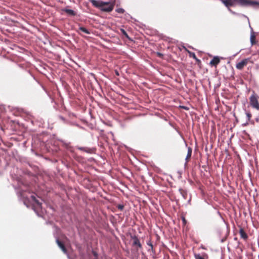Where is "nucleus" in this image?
Masks as SVG:
<instances>
[{"label":"nucleus","mask_w":259,"mask_h":259,"mask_svg":"<svg viewBox=\"0 0 259 259\" xmlns=\"http://www.w3.org/2000/svg\"><path fill=\"white\" fill-rule=\"evenodd\" d=\"M221 1L228 8L236 5L241 6L249 5V1L247 0H221Z\"/></svg>","instance_id":"obj_1"},{"label":"nucleus","mask_w":259,"mask_h":259,"mask_svg":"<svg viewBox=\"0 0 259 259\" xmlns=\"http://www.w3.org/2000/svg\"><path fill=\"white\" fill-rule=\"evenodd\" d=\"M30 201L32 203L34 210L37 213L38 210L41 208V203L33 195L31 196Z\"/></svg>","instance_id":"obj_2"},{"label":"nucleus","mask_w":259,"mask_h":259,"mask_svg":"<svg viewBox=\"0 0 259 259\" xmlns=\"http://www.w3.org/2000/svg\"><path fill=\"white\" fill-rule=\"evenodd\" d=\"M251 105L257 109H259V103H258L257 98L254 95H252L250 98Z\"/></svg>","instance_id":"obj_3"},{"label":"nucleus","mask_w":259,"mask_h":259,"mask_svg":"<svg viewBox=\"0 0 259 259\" xmlns=\"http://www.w3.org/2000/svg\"><path fill=\"white\" fill-rule=\"evenodd\" d=\"M106 4L102 5L100 9L105 12H111L113 9V5L111 4L109 2H106Z\"/></svg>","instance_id":"obj_4"},{"label":"nucleus","mask_w":259,"mask_h":259,"mask_svg":"<svg viewBox=\"0 0 259 259\" xmlns=\"http://www.w3.org/2000/svg\"><path fill=\"white\" fill-rule=\"evenodd\" d=\"M248 60L247 59L242 60L236 64V68L238 69H242L247 63Z\"/></svg>","instance_id":"obj_5"},{"label":"nucleus","mask_w":259,"mask_h":259,"mask_svg":"<svg viewBox=\"0 0 259 259\" xmlns=\"http://www.w3.org/2000/svg\"><path fill=\"white\" fill-rule=\"evenodd\" d=\"M91 2L94 6L99 8L100 9L102 6V5L106 4L105 2L98 1L96 0H91Z\"/></svg>","instance_id":"obj_6"},{"label":"nucleus","mask_w":259,"mask_h":259,"mask_svg":"<svg viewBox=\"0 0 259 259\" xmlns=\"http://www.w3.org/2000/svg\"><path fill=\"white\" fill-rule=\"evenodd\" d=\"M220 62V58L218 56H215L213 58V59L210 61V64L211 65H217Z\"/></svg>","instance_id":"obj_7"},{"label":"nucleus","mask_w":259,"mask_h":259,"mask_svg":"<svg viewBox=\"0 0 259 259\" xmlns=\"http://www.w3.org/2000/svg\"><path fill=\"white\" fill-rule=\"evenodd\" d=\"M63 11L65 12L69 16H74L75 15L74 11L71 9H65L63 10Z\"/></svg>","instance_id":"obj_8"},{"label":"nucleus","mask_w":259,"mask_h":259,"mask_svg":"<svg viewBox=\"0 0 259 259\" xmlns=\"http://www.w3.org/2000/svg\"><path fill=\"white\" fill-rule=\"evenodd\" d=\"M56 242H57V243L58 245V246L62 249V250L64 253H66V250L64 246L63 245V244L60 241H59V240H58V239L57 240Z\"/></svg>","instance_id":"obj_9"},{"label":"nucleus","mask_w":259,"mask_h":259,"mask_svg":"<svg viewBox=\"0 0 259 259\" xmlns=\"http://www.w3.org/2000/svg\"><path fill=\"white\" fill-rule=\"evenodd\" d=\"M191 153H192V150L190 148H189L188 150L187 155L186 158V160H187L188 159H189L190 158V157L191 156Z\"/></svg>","instance_id":"obj_10"},{"label":"nucleus","mask_w":259,"mask_h":259,"mask_svg":"<svg viewBox=\"0 0 259 259\" xmlns=\"http://www.w3.org/2000/svg\"><path fill=\"white\" fill-rule=\"evenodd\" d=\"M240 234L241 237H242L243 238H244V239L247 238V235L246 234V233L244 232V231L243 230H241L240 231Z\"/></svg>","instance_id":"obj_11"},{"label":"nucleus","mask_w":259,"mask_h":259,"mask_svg":"<svg viewBox=\"0 0 259 259\" xmlns=\"http://www.w3.org/2000/svg\"><path fill=\"white\" fill-rule=\"evenodd\" d=\"M133 243H134V244H135L136 245H137L139 247H141V244H140L139 240L138 239H137V238H135L134 239Z\"/></svg>","instance_id":"obj_12"},{"label":"nucleus","mask_w":259,"mask_h":259,"mask_svg":"<svg viewBox=\"0 0 259 259\" xmlns=\"http://www.w3.org/2000/svg\"><path fill=\"white\" fill-rule=\"evenodd\" d=\"M79 29L80 30H81L82 32L85 33H87V34H89L90 32L89 31V30L88 29H87L85 28L84 27H80L79 28Z\"/></svg>","instance_id":"obj_13"},{"label":"nucleus","mask_w":259,"mask_h":259,"mask_svg":"<svg viewBox=\"0 0 259 259\" xmlns=\"http://www.w3.org/2000/svg\"><path fill=\"white\" fill-rule=\"evenodd\" d=\"M254 39H255V36L253 34V33H252L250 36V41L252 44H253L254 43Z\"/></svg>","instance_id":"obj_14"},{"label":"nucleus","mask_w":259,"mask_h":259,"mask_svg":"<svg viewBox=\"0 0 259 259\" xmlns=\"http://www.w3.org/2000/svg\"><path fill=\"white\" fill-rule=\"evenodd\" d=\"M249 5H258L259 6V2H255V1H249Z\"/></svg>","instance_id":"obj_15"},{"label":"nucleus","mask_w":259,"mask_h":259,"mask_svg":"<svg viewBox=\"0 0 259 259\" xmlns=\"http://www.w3.org/2000/svg\"><path fill=\"white\" fill-rule=\"evenodd\" d=\"M116 11L119 13H123L124 11L122 8H118L116 10Z\"/></svg>","instance_id":"obj_16"},{"label":"nucleus","mask_w":259,"mask_h":259,"mask_svg":"<svg viewBox=\"0 0 259 259\" xmlns=\"http://www.w3.org/2000/svg\"><path fill=\"white\" fill-rule=\"evenodd\" d=\"M196 259H204L200 254H195Z\"/></svg>","instance_id":"obj_17"},{"label":"nucleus","mask_w":259,"mask_h":259,"mask_svg":"<svg viewBox=\"0 0 259 259\" xmlns=\"http://www.w3.org/2000/svg\"><path fill=\"white\" fill-rule=\"evenodd\" d=\"M183 223H184V224H185V223H186V220H185V218H183Z\"/></svg>","instance_id":"obj_18"},{"label":"nucleus","mask_w":259,"mask_h":259,"mask_svg":"<svg viewBox=\"0 0 259 259\" xmlns=\"http://www.w3.org/2000/svg\"><path fill=\"white\" fill-rule=\"evenodd\" d=\"M119 208L121 209H122L123 206H119Z\"/></svg>","instance_id":"obj_19"}]
</instances>
